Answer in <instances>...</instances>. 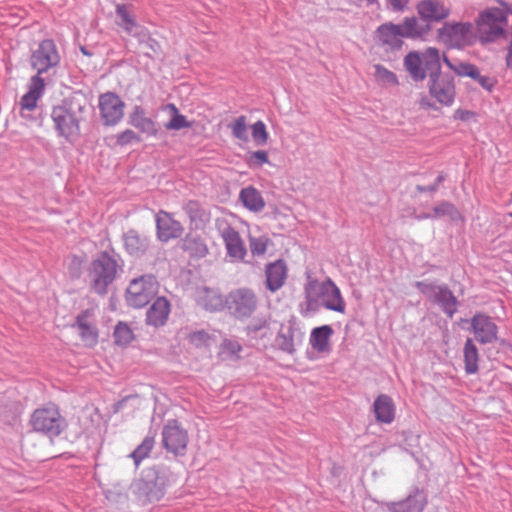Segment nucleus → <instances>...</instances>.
Here are the masks:
<instances>
[{
    "label": "nucleus",
    "mask_w": 512,
    "mask_h": 512,
    "mask_svg": "<svg viewBox=\"0 0 512 512\" xmlns=\"http://www.w3.org/2000/svg\"><path fill=\"white\" fill-rule=\"evenodd\" d=\"M304 338L305 332L300 321L295 316H291L280 324L274 344L281 352L293 355L302 346Z\"/></svg>",
    "instance_id": "obj_9"
},
{
    "label": "nucleus",
    "mask_w": 512,
    "mask_h": 512,
    "mask_svg": "<svg viewBox=\"0 0 512 512\" xmlns=\"http://www.w3.org/2000/svg\"><path fill=\"white\" fill-rule=\"evenodd\" d=\"M122 404H123V401L118 402V403L116 404V410H119V409H120V407L122 406Z\"/></svg>",
    "instance_id": "obj_58"
},
{
    "label": "nucleus",
    "mask_w": 512,
    "mask_h": 512,
    "mask_svg": "<svg viewBox=\"0 0 512 512\" xmlns=\"http://www.w3.org/2000/svg\"><path fill=\"white\" fill-rule=\"evenodd\" d=\"M305 303L309 311L316 312L321 307L338 313H344L346 304L340 289L330 279L319 282L309 280L305 286Z\"/></svg>",
    "instance_id": "obj_4"
},
{
    "label": "nucleus",
    "mask_w": 512,
    "mask_h": 512,
    "mask_svg": "<svg viewBox=\"0 0 512 512\" xmlns=\"http://www.w3.org/2000/svg\"><path fill=\"white\" fill-rule=\"evenodd\" d=\"M45 85L43 77L32 76L30 78L28 91L21 97L19 102L22 117H26L25 111L31 112L36 109L39 99L44 95Z\"/></svg>",
    "instance_id": "obj_23"
},
{
    "label": "nucleus",
    "mask_w": 512,
    "mask_h": 512,
    "mask_svg": "<svg viewBox=\"0 0 512 512\" xmlns=\"http://www.w3.org/2000/svg\"><path fill=\"white\" fill-rule=\"evenodd\" d=\"M443 62L456 75L473 79L487 92H492L497 84L495 77L483 75L475 64L458 59L451 60L446 55H443Z\"/></svg>",
    "instance_id": "obj_13"
},
{
    "label": "nucleus",
    "mask_w": 512,
    "mask_h": 512,
    "mask_svg": "<svg viewBox=\"0 0 512 512\" xmlns=\"http://www.w3.org/2000/svg\"><path fill=\"white\" fill-rule=\"evenodd\" d=\"M167 476L164 471L156 473L153 481H146L142 486L149 502L159 501L166 493Z\"/></svg>",
    "instance_id": "obj_31"
},
{
    "label": "nucleus",
    "mask_w": 512,
    "mask_h": 512,
    "mask_svg": "<svg viewBox=\"0 0 512 512\" xmlns=\"http://www.w3.org/2000/svg\"><path fill=\"white\" fill-rule=\"evenodd\" d=\"M223 347L232 355H237L241 351V345L233 340H225Z\"/></svg>",
    "instance_id": "obj_52"
},
{
    "label": "nucleus",
    "mask_w": 512,
    "mask_h": 512,
    "mask_svg": "<svg viewBox=\"0 0 512 512\" xmlns=\"http://www.w3.org/2000/svg\"><path fill=\"white\" fill-rule=\"evenodd\" d=\"M122 270L123 260L114 250L98 253L87 269L91 289L98 295H106Z\"/></svg>",
    "instance_id": "obj_3"
},
{
    "label": "nucleus",
    "mask_w": 512,
    "mask_h": 512,
    "mask_svg": "<svg viewBox=\"0 0 512 512\" xmlns=\"http://www.w3.org/2000/svg\"><path fill=\"white\" fill-rule=\"evenodd\" d=\"M430 96L440 105L451 107L456 98L455 79L450 74H441L428 80Z\"/></svg>",
    "instance_id": "obj_14"
},
{
    "label": "nucleus",
    "mask_w": 512,
    "mask_h": 512,
    "mask_svg": "<svg viewBox=\"0 0 512 512\" xmlns=\"http://www.w3.org/2000/svg\"><path fill=\"white\" fill-rule=\"evenodd\" d=\"M208 339H209L208 334L203 330L193 332L189 336V341L192 344H194L195 346H201V345L205 344Z\"/></svg>",
    "instance_id": "obj_51"
},
{
    "label": "nucleus",
    "mask_w": 512,
    "mask_h": 512,
    "mask_svg": "<svg viewBox=\"0 0 512 512\" xmlns=\"http://www.w3.org/2000/svg\"><path fill=\"white\" fill-rule=\"evenodd\" d=\"M139 136L131 129H126L117 135V144L126 146L132 142H139Z\"/></svg>",
    "instance_id": "obj_49"
},
{
    "label": "nucleus",
    "mask_w": 512,
    "mask_h": 512,
    "mask_svg": "<svg viewBox=\"0 0 512 512\" xmlns=\"http://www.w3.org/2000/svg\"><path fill=\"white\" fill-rule=\"evenodd\" d=\"M252 138L256 145L263 146L267 144L269 135L266 125L263 121L259 120L252 125Z\"/></svg>",
    "instance_id": "obj_43"
},
{
    "label": "nucleus",
    "mask_w": 512,
    "mask_h": 512,
    "mask_svg": "<svg viewBox=\"0 0 512 512\" xmlns=\"http://www.w3.org/2000/svg\"><path fill=\"white\" fill-rule=\"evenodd\" d=\"M250 251L253 256L264 255L267 250L268 239L265 237H250Z\"/></svg>",
    "instance_id": "obj_47"
},
{
    "label": "nucleus",
    "mask_w": 512,
    "mask_h": 512,
    "mask_svg": "<svg viewBox=\"0 0 512 512\" xmlns=\"http://www.w3.org/2000/svg\"><path fill=\"white\" fill-rule=\"evenodd\" d=\"M166 108L173 112L172 118L164 125L167 130H180L183 128H189L191 126V124L187 121V118L179 113L177 107L174 104L169 103L167 104Z\"/></svg>",
    "instance_id": "obj_40"
},
{
    "label": "nucleus",
    "mask_w": 512,
    "mask_h": 512,
    "mask_svg": "<svg viewBox=\"0 0 512 512\" xmlns=\"http://www.w3.org/2000/svg\"><path fill=\"white\" fill-rule=\"evenodd\" d=\"M414 285L429 301L438 305L448 318L457 313L460 303L446 284L416 281Z\"/></svg>",
    "instance_id": "obj_6"
},
{
    "label": "nucleus",
    "mask_w": 512,
    "mask_h": 512,
    "mask_svg": "<svg viewBox=\"0 0 512 512\" xmlns=\"http://www.w3.org/2000/svg\"><path fill=\"white\" fill-rule=\"evenodd\" d=\"M117 16L116 24L132 37H144V26L139 24L133 14L132 5L117 4L115 7Z\"/></svg>",
    "instance_id": "obj_24"
},
{
    "label": "nucleus",
    "mask_w": 512,
    "mask_h": 512,
    "mask_svg": "<svg viewBox=\"0 0 512 512\" xmlns=\"http://www.w3.org/2000/svg\"><path fill=\"white\" fill-rule=\"evenodd\" d=\"M379 43L392 51L400 50L403 39L425 40L430 34L428 25H420L416 16L405 17L400 24L385 22L375 31Z\"/></svg>",
    "instance_id": "obj_2"
},
{
    "label": "nucleus",
    "mask_w": 512,
    "mask_h": 512,
    "mask_svg": "<svg viewBox=\"0 0 512 512\" xmlns=\"http://www.w3.org/2000/svg\"><path fill=\"white\" fill-rule=\"evenodd\" d=\"M373 411L378 422L390 424L395 418V404L386 394H380L373 403Z\"/></svg>",
    "instance_id": "obj_30"
},
{
    "label": "nucleus",
    "mask_w": 512,
    "mask_h": 512,
    "mask_svg": "<svg viewBox=\"0 0 512 512\" xmlns=\"http://www.w3.org/2000/svg\"><path fill=\"white\" fill-rule=\"evenodd\" d=\"M155 444L154 436H146L140 445L129 455L133 459L136 468L139 467L140 463L149 457Z\"/></svg>",
    "instance_id": "obj_39"
},
{
    "label": "nucleus",
    "mask_w": 512,
    "mask_h": 512,
    "mask_svg": "<svg viewBox=\"0 0 512 512\" xmlns=\"http://www.w3.org/2000/svg\"><path fill=\"white\" fill-rule=\"evenodd\" d=\"M417 190L419 192H429V193H433L435 191H437V188H436V185H428V186H421V185H418L417 186Z\"/></svg>",
    "instance_id": "obj_55"
},
{
    "label": "nucleus",
    "mask_w": 512,
    "mask_h": 512,
    "mask_svg": "<svg viewBox=\"0 0 512 512\" xmlns=\"http://www.w3.org/2000/svg\"><path fill=\"white\" fill-rule=\"evenodd\" d=\"M424 66L428 72L429 78L441 75V57L437 48L429 47L423 53H420Z\"/></svg>",
    "instance_id": "obj_36"
},
{
    "label": "nucleus",
    "mask_w": 512,
    "mask_h": 512,
    "mask_svg": "<svg viewBox=\"0 0 512 512\" xmlns=\"http://www.w3.org/2000/svg\"><path fill=\"white\" fill-rule=\"evenodd\" d=\"M31 424L36 432L51 439L59 436L66 425L64 418L55 406L36 409L32 414Z\"/></svg>",
    "instance_id": "obj_11"
},
{
    "label": "nucleus",
    "mask_w": 512,
    "mask_h": 512,
    "mask_svg": "<svg viewBox=\"0 0 512 512\" xmlns=\"http://www.w3.org/2000/svg\"><path fill=\"white\" fill-rule=\"evenodd\" d=\"M333 334L330 325H322L312 330L310 335V345L318 352H325L329 348V339Z\"/></svg>",
    "instance_id": "obj_34"
},
{
    "label": "nucleus",
    "mask_w": 512,
    "mask_h": 512,
    "mask_svg": "<svg viewBox=\"0 0 512 512\" xmlns=\"http://www.w3.org/2000/svg\"><path fill=\"white\" fill-rule=\"evenodd\" d=\"M508 215L512 218V212H510Z\"/></svg>",
    "instance_id": "obj_60"
},
{
    "label": "nucleus",
    "mask_w": 512,
    "mask_h": 512,
    "mask_svg": "<svg viewBox=\"0 0 512 512\" xmlns=\"http://www.w3.org/2000/svg\"><path fill=\"white\" fill-rule=\"evenodd\" d=\"M196 301L198 305L208 311H219L224 307V300L217 289L199 287L196 290Z\"/></svg>",
    "instance_id": "obj_29"
},
{
    "label": "nucleus",
    "mask_w": 512,
    "mask_h": 512,
    "mask_svg": "<svg viewBox=\"0 0 512 512\" xmlns=\"http://www.w3.org/2000/svg\"><path fill=\"white\" fill-rule=\"evenodd\" d=\"M473 113L468 111V110H463V109H457L455 112H454V119H458V120H462V121H467L470 116H472Z\"/></svg>",
    "instance_id": "obj_53"
},
{
    "label": "nucleus",
    "mask_w": 512,
    "mask_h": 512,
    "mask_svg": "<svg viewBox=\"0 0 512 512\" xmlns=\"http://www.w3.org/2000/svg\"><path fill=\"white\" fill-rule=\"evenodd\" d=\"M261 328H262V325H259V326L255 327V330H258V329H261Z\"/></svg>",
    "instance_id": "obj_59"
},
{
    "label": "nucleus",
    "mask_w": 512,
    "mask_h": 512,
    "mask_svg": "<svg viewBox=\"0 0 512 512\" xmlns=\"http://www.w3.org/2000/svg\"><path fill=\"white\" fill-rule=\"evenodd\" d=\"M463 356H464V370L466 374L473 375L476 374L479 370V352L475 343L471 338H468L465 341L463 348Z\"/></svg>",
    "instance_id": "obj_35"
},
{
    "label": "nucleus",
    "mask_w": 512,
    "mask_h": 512,
    "mask_svg": "<svg viewBox=\"0 0 512 512\" xmlns=\"http://www.w3.org/2000/svg\"><path fill=\"white\" fill-rule=\"evenodd\" d=\"M509 14L508 8L499 7H489L478 14L475 25L481 43H493L500 38H507Z\"/></svg>",
    "instance_id": "obj_5"
},
{
    "label": "nucleus",
    "mask_w": 512,
    "mask_h": 512,
    "mask_svg": "<svg viewBox=\"0 0 512 512\" xmlns=\"http://www.w3.org/2000/svg\"><path fill=\"white\" fill-rule=\"evenodd\" d=\"M114 340L119 346H126L133 340V332L131 328L123 322H119L114 329Z\"/></svg>",
    "instance_id": "obj_41"
},
{
    "label": "nucleus",
    "mask_w": 512,
    "mask_h": 512,
    "mask_svg": "<svg viewBox=\"0 0 512 512\" xmlns=\"http://www.w3.org/2000/svg\"><path fill=\"white\" fill-rule=\"evenodd\" d=\"M419 104L424 109H435V104L427 97H423Z\"/></svg>",
    "instance_id": "obj_54"
},
{
    "label": "nucleus",
    "mask_w": 512,
    "mask_h": 512,
    "mask_svg": "<svg viewBox=\"0 0 512 512\" xmlns=\"http://www.w3.org/2000/svg\"><path fill=\"white\" fill-rule=\"evenodd\" d=\"M144 33H145L144 37L136 36L135 38L138 40V42L140 44H143L145 47H147L149 50H151L154 54H158L161 50V46H160L159 42L150 36L149 30L146 27H144Z\"/></svg>",
    "instance_id": "obj_48"
},
{
    "label": "nucleus",
    "mask_w": 512,
    "mask_h": 512,
    "mask_svg": "<svg viewBox=\"0 0 512 512\" xmlns=\"http://www.w3.org/2000/svg\"><path fill=\"white\" fill-rule=\"evenodd\" d=\"M161 435L163 447L167 452L175 456L185 455L189 441L188 432L177 420H168Z\"/></svg>",
    "instance_id": "obj_12"
},
{
    "label": "nucleus",
    "mask_w": 512,
    "mask_h": 512,
    "mask_svg": "<svg viewBox=\"0 0 512 512\" xmlns=\"http://www.w3.org/2000/svg\"><path fill=\"white\" fill-rule=\"evenodd\" d=\"M470 323L474 337L480 344H491L497 341L498 326L490 316L476 313Z\"/></svg>",
    "instance_id": "obj_20"
},
{
    "label": "nucleus",
    "mask_w": 512,
    "mask_h": 512,
    "mask_svg": "<svg viewBox=\"0 0 512 512\" xmlns=\"http://www.w3.org/2000/svg\"><path fill=\"white\" fill-rule=\"evenodd\" d=\"M228 127L231 129L232 135L242 141L248 139L246 117L239 116L234 122L230 123Z\"/></svg>",
    "instance_id": "obj_44"
},
{
    "label": "nucleus",
    "mask_w": 512,
    "mask_h": 512,
    "mask_svg": "<svg viewBox=\"0 0 512 512\" xmlns=\"http://www.w3.org/2000/svg\"><path fill=\"white\" fill-rule=\"evenodd\" d=\"M158 282L152 274L133 279L127 288L126 301L129 306L143 308L157 294Z\"/></svg>",
    "instance_id": "obj_10"
},
{
    "label": "nucleus",
    "mask_w": 512,
    "mask_h": 512,
    "mask_svg": "<svg viewBox=\"0 0 512 512\" xmlns=\"http://www.w3.org/2000/svg\"><path fill=\"white\" fill-rule=\"evenodd\" d=\"M410 0H385L388 10L394 13H402L408 8Z\"/></svg>",
    "instance_id": "obj_50"
},
{
    "label": "nucleus",
    "mask_w": 512,
    "mask_h": 512,
    "mask_svg": "<svg viewBox=\"0 0 512 512\" xmlns=\"http://www.w3.org/2000/svg\"><path fill=\"white\" fill-rule=\"evenodd\" d=\"M437 37L450 48L462 49L471 45L476 35L471 22H445L437 30Z\"/></svg>",
    "instance_id": "obj_8"
},
{
    "label": "nucleus",
    "mask_w": 512,
    "mask_h": 512,
    "mask_svg": "<svg viewBox=\"0 0 512 512\" xmlns=\"http://www.w3.org/2000/svg\"><path fill=\"white\" fill-rule=\"evenodd\" d=\"M89 107L87 95L81 90L65 97L51 110L53 129L59 138L73 144L81 135V123L86 120Z\"/></svg>",
    "instance_id": "obj_1"
},
{
    "label": "nucleus",
    "mask_w": 512,
    "mask_h": 512,
    "mask_svg": "<svg viewBox=\"0 0 512 512\" xmlns=\"http://www.w3.org/2000/svg\"><path fill=\"white\" fill-rule=\"evenodd\" d=\"M218 231L225 244L227 255L235 261H243L247 255V249L239 232L226 222L218 224Z\"/></svg>",
    "instance_id": "obj_19"
},
{
    "label": "nucleus",
    "mask_w": 512,
    "mask_h": 512,
    "mask_svg": "<svg viewBox=\"0 0 512 512\" xmlns=\"http://www.w3.org/2000/svg\"><path fill=\"white\" fill-rule=\"evenodd\" d=\"M404 67L415 82L423 81L427 77L428 72L417 51H411L405 56Z\"/></svg>",
    "instance_id": "obj_32"
},
{
    "label": "nucleus",
    "mask_w": 512,
    "mask_h": 512,
    "mask_svg": "<svg viewBox=\"0 0 512 512\" xmlns=\"http://www.w3.org/2000/svg\"><path fill=\"white\" fill-rule=\"evenodd\" d=\"M98 105L105 126H115L122 120L125 103L116 93L106 92L101 94Z\"/></svg>",
    "instance_id": "obj_16"
},
{
    "label": "nucleus",
    "mask_w": 512,
    "mask_h": 512,
    "mask_svg": "<svg viewBox=\"0 0 512 512\" xmlns=\"http://www.w3.org/2000/svg\"><path fill=\"white\" fill-rule=\"evenodd\" d=\"M184 249L194 258H204L208 254L205 241L198 236H187L184 240Z\"/></svg>",
    "instance_id": "obj_37"
},
{
    "label": "nucleus",
    "mask_w": 512,
    "mask_h": 512,
    "mask_svg": "<svg viewBox=\"0 0 512 512\" xmlns=\"http://www.w3.org/2000/svg\"><path fill=\"white\" fill-rule=\"evenodd\" d=\"M266 286L269 291H278L287 278V266L283 260H276L269 263L265 269Z\"/></svg>",
    "instance_id": "obj_26"
},
{
    "label": "nucleus",
    "mask_w": 512,
    "mask_h": 512,
    "mask_svg": "<svg viewBox=\"0 0 512 512\" xmlns=\"http://www.w3.org/2000/svg\"><path fill=\"white\" fill-rule=\"evenodd\" d=\"M456 212H457L456 208L453 204L444 201V202H441L440 204L436 205L433 208V215L426 214V215L422 216L421 218H434V217H441V216H446V215L453 217V215Z\"/></svg>",
    "instance_id": "obj_46"
},
{
    "label": "nucleus",
    "mask_w": 512,
    "mask_h": 512,
    "mask_svg": "<svg viewBox=\"0 0 512 512\" xmlns=\"http://www.w3.org/2000/svg\"><path fill=\"white\" fill-rule=\"evenodd\" d=\"M426 505L427 496L417 487L413 488L405 499L385 503L390 512H423Z\"/></svg>",
    "instance_id": "obj_22"
},
{
    "label": "nucleus",
    "mask_w": 512,
    "mask_h": 512,
    "mask_svg": "<svg viewBox=\"0 0 512 512\" xmlns=\"http://www.w3.org/2000/svg\"><path fill=\"white\" fill-rule=\"evenodd\" d=\"M60 61L61 57L55 42L52 39H44L31 52L29 63L36 71L34 76L42 77L50 72L55 74Z\"/></svg>",
    "instance_id": "obj_7"
},
{
    "label": "nucleus",
    "mask_w": 512,
    "mask_h": 512,
    "mask_svg": "<svg viewBox=\"0 0 512 512\" xmlns=\"http://www.w3.org/2000/svg\"><path fill=\"white\" fill-rule=\"evenodd\" d=\"M81 52L87 56L91 55L84 47H81Z\"/></svg>",
    "instance_id": "obj_57"
},
{
    "label": "nucleus",
    "mask_w": 512,
    "mask_h": 512,
    "mask_svg": "<svg viewBox=\"0 0 512 512\" xmlns=\"http://www.w3.org/2000/svg\"><path fill=\"white\" fill-rule=\"evenodd\" d=\"M124 251L134 259L146 256L152 246L151 236L136 229H128L122 234Z\"/></svg>",
    "instance_id": "obj_18"
},
{
    "label": "nucleus",
    "mask_w": 512,
    "mask_h": 512,
    "mask_svg": "<svg viewBox=\"0 0 512 512\" xmlns=\"http://www.w3.org/2000/svg\"><path fill=\"white\" fill-rule=\"evenodd\" d=\"M415 9L420 25H428L430 31L432 24L443 22L451 14V9L444 0H420Z\"/></svg>",
    "instance_id": "obj_15"
},
{
    "label": "nucleus",
    "mask_w": 512,
    "mask_h": 512,
    "mask_svg": "<svg viewBox=\"0 0 512 512\" xmlns=\"http://www.w3.org/2000/svg\"><path fill=\"white\" fill-rule=\"evenodd\" d=\"M445 180V175L439 174L437 178L435 179V182L433 185H436V188L438 189V186Z\"/></svg>",
    "instance_id": "obj_56"
},
{
    "label": "nucleus",
    "mask_w": 512,
    "mask_h": 512,
    "mask_svg": "<svg viewBox=\"0 0 512 512\" xmlns=\"http://www.w3.org/2000/svg\"><path fill=\"white\" fill-rule=\"evenodd\" d=\"M374 69L375 78L378 82L393 86H397L399 84L396 74L385 68L383 65L377 64L374 66Z\"/></svg>",
    "instance_id": "obj_42"
},
{
    "label": "nucleus",
    "mask_w": 512,
    "mask_h": 512,
    "mask_svg": "<svg viewBox=\"0 0 512 512\" xmlns=\"http://www.w3.org/2000/svg\"><path fill=\"white\" fill-rule=\"evenodd\" d=\"M183 209L189 217L191 223H194L196 227H198L199 224H204L208 221V214L197 201L189 200L184 205Z\"/></svg>",
    "instance_id": "obj_38"
},
{
    "label": "nucleus",
    "mask_w": 512,
    "mask_h": 512,
    "mask_svg": "<svg viewBox=\"0 0 512 512\" xmlns=\"http://www.w3.org/2000/svg\"><path fill=\"white\" fill-rule=\"evenodd\" d=\"M239 200L245 208L252 212H259L265 207V201L261 193L253 186L242 188Z\"/></svg>",
    "instance_id": "obj_33"
},
{
    "label": "nucleus",
    "mask_w": 512,
    "mask_h": 512,
    "mask_svg": "<svg viewBox=\"0 0 512 512\" xmlns=\"http://www.w3.org/2000/svg\"><path fill=\"white\" fill-rule=\"evenodd\" d=\"M129 123L147 136L156 137L158 134L157 123L150 117L146 116L145 109L140 105H136L133 108V111L129 116Z\"/></svg>",
    "instance_id": "obj_27"
},
{
    "label": "nucleus",
    "mask_w": 512,
    "mask_h": 512,
    "mask_svg": "<svg viewBox=\"0 0 512 512\" xmlns=\"http://www.w3.org/2000/svg\"><path fill=\"white\" fill-rule=\"evenodd\" d=\"M89 311L84 310L76 317V322L73 327L77 328L81 340L88 347H94L98 343V330L95 325L91 324L88 320Z\"/></svg>",
    "instance_id": "obj_28"
},
{
    "label": "nucleus",
    "mask_w": 512,
    "mask_h": 512,
    "mask_svg": "<svg viewBox=\"0 0 512 512\" xmlns=\"http://www.w3.org/2000/svg\"><path fill=\"white\" fill-rule=\"evenodd\" d=\"M247 164L250 168H260L264 164H270L268 153L264 150H257L248 153Z\"/></svg>",
    "instance_id": "obj_45"
},
{
    "label": "nucleus",
    "mask_w": 512,
    "mask_h": 512,
    "mask_svg": "<svg viewBox=\"0 0 512 512\" xmlns=\"http://www.w3.org/2000/svg\"><path fill=\"white\" fill-rule=\"evenodd\" d=\"M170 314V303L165 297H157L146 312V323L153 327L163 326Z\"/></svg>",
    "instance_id": "obj_25"
},
{
    "label": "nucleus",
    "mask_w": 512,
    "mask_h": 512,
    "mask_svg": "<svg viewBox=\"0 0 512 512\" xmlns=\"http://www.w3.org/2000/svg\"><path fill=\"white\" fill-rule=\"evenodd\" d=\"M227 304L237 318H246L256 309L257 299L252 290L241 288L230 292Z\"/></svg>",
    "instance_id": "obj_17"
},
{
    "label": "nucleus",
    "mask_w": 512,
    "mask_h": 512,
    "mask_svg": "<svg viewBox=\"0 0 512 512\" xmlns=\"http://www.w3.org/2000/svg\"><path fill=\"white\" fill-rule=\"evenodd\" d=\"M156 235L159 241L168 242L179 238L184 229L181 223L175 220L172 215L164 210L155 214Z\"/></svg>",
    "instance_id": "obj_21"
}]
</instances>
